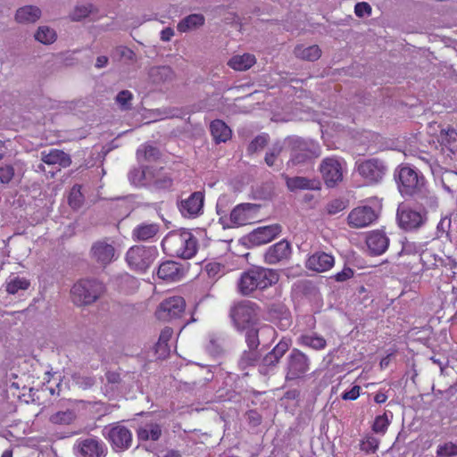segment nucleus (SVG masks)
<instances>
[{
    "instance_id": "obj_21",
    "label": "nucleus",
    "mask_w": 457,
    "mask_h": 457,
    "mask_svg": "<svg viewBox=\"0 0 457 457\" xmlns=\"http://www.w3.org/2000/svg\"><path fill=\"white\" fill-rule=\"evenodd\" d=\"M204 206V195L194 192L187 198L182 199L179 204L180 212L185 217H195L200 213Z\"/></svg>"
},
{
    "instance_id": "obj_24",
    "label": "nucleus",
    "mask_w": 457,
    "mask_h": 457,
    "mask_svg": "<svg viewBox=\"0 0 457 457\" xmlns=\"http://www.w3.org/2000/svg\"><path fill=\"white\" fill-rule=\"evenodd\" d=\"M369 250L374 255H380L386 252L389 245V238L386 233L380 230H374L369 234L366 239Z\"/></svg>"
},
{
    "instance_id": "obj_51",
    "label": "nucleus",
    "mask_w": 457,
    "mask_h": 457,
    "mask_svg": "<svg viewBox=\"0 0 457 457\" xmlns=\"http://www.w3.org/2000/svg\"><path fill=\"white\" fill-rule=\"evenodd\" d=\"M390 424V420L388 419L387 413L385 412L382 415H378L376 417L374 423L372 425V430L375 433L384 435L387 430V428Z\"/></svg>"
},
{
    "instance_id": "obj_17",
    "label": "nucleus",
    "mask_w": 457,
    "mask_h": 457,
    "mask_svg": "<svg viewBox=\"0 0 457 457\" xmlns=\"http://www.w3.org/2000/svg\"><path fill=\"white\" fill-rule=\"evenodd\" d=\"M291 253L290 243L283 239L267 249L264 253V261L270 265L278 264L289 260Z\"/></svg>"
},
{
    "instance_id": "obj_22",
    "label": "nucleus",
    "mask_w": 457,
    "mask_h": 457,
    "mask_svg": "<svg viewBox=\"0 0 457 457\" xmlns=\"http://www.w3.org/2000/svg\"><path fill=\"white\" fill-rule=\"evenodd\" d=\"M416 204L427 214L428 211H436L439 206V200L436 194L422 186L414 195Z\"/></svg>"
},
{
    "instance_id": "obj_61",
    "label": "nucleus",
    "mask_w": 457,
    "mask_h": 457,
    "mask_svg": "<svg viewBox=\"0 0 457 457\" xmlns=\"http://www.w3.org/2000/svg\"><path fill=\"white\" fill-rule=\"evenodd\" d=\"M354 12L357 17H364L365 15H370L371 6L366 2L357 3L354 6Z\"/></svg>"
},
{
    "instance_id": "obj_35",
    "label": "nucleus",
    "mask_w": 457,
    "mask_h": 457,
    "mask_svg": "<svg viewBox=\"0 0 457 457\" xmlns=\"http://www.w3.org/2000/svg\"><path fill=\"white\" fill-rule=\"evenodd\" d=\"M255 62L256 58L254 55L244 54L231 57L228 62V65L235 71H243L250 69Z\"/></svg>"
},
{
    "instance_id": "obj_31",
    "label": "nucleus",
    "mask_w": 457,
    "mask_h": 457,
    "mask_svg": "<svg viewBox=\"0 0 457 457\" xmlns=\"http://www.w3.org/2000/svg\"><path fill=\"white\" fill-rule=\"evenodd\" d=\"M152 168L149 167H140L134 168L129 172V180L131 184L136 187H142L146 185H151L152 182Z\"/></svg>"
},
{
    "instance_id": "obj_9",
    "label": "nucleus",
    "mask_w": 457,
    "mask_h": 457,
    "mask_svg": "<svg viewBox=\"0 0 457 457\" xmlns=\"http://www.w3.org/2000/svg\"><path fill=\"white\" fill-rule=\"evenodd\" d=\"M158 251L154 246L134 245L126 253L129 266L138 271H145L155 260Z\"/></svg>"
},
{
    "instance_id": "obj_44",
    "label": "nucleus",
    "mask_w": 457,
    "mask_h": 457,
    "mask_svg": "<svg viewBox=\"0 0 457 457\" xmlns=\"http://www.w3.org/2000/svg\"><path fill=\"white\" fill-rule=\"evenodd\" d=\"M35 39L41 44L50 45L55 42L57 34L55 30L48 26H40L35 33Z\"/></svg>"
},
{
    "instance_id": "obj_60",
    "label": "nucleus",
    "mask_w": 457,
    "mask_h": 457,
    "mask_svg": "<svg viewBox=\"0 0 457 457\" xmlns=\"http://www.w3.org/2000/svg\"><path fill=\"white\" fill-rule=\"evenodd\" d=\"M14 176V169L12 165H4L0 167V182L4 184L9 183Z\"/></svg>"
},
{
    "instance_id": "obj_18",
    "label": "nucleus",
    "mask_w": 457,
    "mask_h": 457,
    "mask_svg": "<svg viewBox=\"0 0 457 457\" xmlns=\"http://www.w3.org/2000/svg\"><path fill=\"white\" fill-rule=\"evenodd\" d=\"M378 218L376 212L370 206L354 208L348 215V224L353 228H363L370 225Z\"/></svg>"
},
{
    "instance_id": "obj_8",
    "label": "nucleus",
    "mask_w": 457,
    "mask_h": 457,
    "mask_svg": "<svg viewBox=\"0 0 457 457\" xmlns=\"http://www.w3.org/2000/svg\"><path fill=\"white\" fill-rule=\"evenodd\" d=\"M358 174L370 185L380 183L388 171L385 161L379 158L359 160L355 162Z\"/></svg>"
},
{
    "instance_id": "obj_15",
    "label": "nucleus",
    "mask_w": 457,
    "mask_h": 457,
    "mask_svg": "<svg viewBox=\"0 0 457 457\" xmlns=\"http://www.w3.org/2000/svg\"><path fill=\"white\" fill-rule=\"evenodd\" d=\"M291 345V340L288 338H282L276 346L269 352L262 360L259 364V371L262 375H268L278 364L280 359L288 351Z\"/></svg>"
},
{
    "instance_id": "obj_46",
    "label": "nucleus",
    "mask_w": 457,
    "mask_h": 457,
    "mask_svg": "<svg viewBox=\"0 0 457 457\" xmlns=\"http://www.w3.org/2000/svg\"><path fill=\"white\" fill-rule=\"evenodd\" d=\"M162 171V169L158 170H154L152 169L151 185H154L158 189H169L172 186V179L167 174H164Z\"/></svg>"
},
{
    "instance_id": "obj_59",
    "label": "nucleus",
    "mask_w": 457,
    "mask_h": 457,
    "mask_svg": "<svg viewBox=\"0 0 457 457\" xmlns=\"http://www.w3.org/2000/svg\"><path fill=\"white\" fill-rule=\"evenodd\" d=\"M345 208V204L341 199H334L330 201L326 206L327 212L330 215L337 214L343 211Z\"/></svg>"
},
{
    "instance_id": "obj_3",
    "label": "nucleus",
    "mask_w": 457,
    "mask_h": 457,
    "mask_svg": "<svg viewBox=\"0 0 457 457\" xmlns=\"http://www.w3.org/2000/svg\"><path fill=\"white\" fill-rule=\"evenodd\" d=\"M227 199L220 197L217 203V212L220 215V220L223 226L237 227L243 226L249 222L252 219L255 218L261 205L256 204L244 203L239 204L230 212L228 220L226 216Z\"/></svg>"
},
{
    "instance_id": "obj_47",
    "label": "nucleus",
    "mask_w": 457,
    "mask_h": 457,
    "mask_svg": "<svg viewBox=\"0 0 457 457\" xmlns=\"http://www.w3.org/2000/svg\"><path fill=\"white\" fill-rule=\"evenodd\" d=\"M420 258L423 267L427 270L434 269L443 263V259L428 249H423Z\"/></svg>"
},
{
    "instance_id": "obj_26",
    "label": "nucleus",
    "mask_w": 457,
    "mask_h": 457,
    "mask_svg": "<svg viewBox=\"0 0 457 457\" xmlns=\"http://www.w3.org/2000/svg\"><path fill=\"white\" fill-rule=\"evenodd\" d=\"M433 175L436 181H439L443 188L448 193L457 192V172L453 170H443L438 168L433 170Z\"/></svg>"
},
{
    "instance_id": "obj_45",
    "label": "nucleus",
    "mask_w": 457,
    "mask_h": 457,
    "mask_svg": "<svg viewBox=\"0 0 457 457\" xmlns=\"http://www.w3.org/2000/svg\"><path fill=\"white\" fill-rule=\"evenodd\" d=\"M29 285V281L25 278L9 277L6 281V291L11 295H15L20 290H27Z\"/></svg>"
},
{
    "instance_id": "obj_56",
    "label": "nucleus",
    "mask_w": 457,
    "mask_h": 457,
    "mask_svg": "<svg viewBox=\"0 0 457 457\" xmlns=\"http://www.w3.org/2000/svg\"><path fill=\"white\" fill-rule=\"evenodd\" d=\"M112 57L118 60L133 61L135 59V53L127 46H120L113 50Z\"/></svg>"
},
{
    "instance_id": "obj_25",
    "label": "nucleus",
    "mask_w": 457,
    "mask_h": 457,
    "mask_svg": "<svg viewBox=\"0 0 457 457\" xmlns=\"http://www.w3.org/2000/svg\"><path fill=\"white\" fill-rule=\"evenodd\" d=\"M259 334L262 336H268L274 337L276 335V330L273 327L270 325H263L259 328H247L245 334V342L248 347V350L258 351V347L260 345Z\"/></svg>"
},
{
    "instance_id": "obj_41",
    "label": "nucleus",
    "mask_w": 457,
    "mask_h": 457,
    "mask_svg": "<svg viewBox=\"0 0 457 457\" xmlns=\"http://www.w3.org/2000/svg\"><path fill=\"white\" fill-rule=\"evenodd\" d=\"M161 435L162 429L158 424H146L145 427L137 429V437L139 440L143 441H157L161 437Z\"/></svg>"
},
{
    "instance_id": "obj_63",
    "label": "nucleus",
    "mask_w": 457,
    "mask_h": 457,
    "mask_svg": "<svg viewBox=\"0 0 457 457\" xmlns=\"http://www.w3.org/2000/svg\"><path fill=\"white\" fill-rule=\"evenodd\" d=\"M91 12V6H78L75 8L72 13V20L79 21L83 18H86Z\"/></svg>"
},
{
    "instance_id": "obj_12",
    "label": "nucleus",
    "mask_w": 457,
    "mask_h": 457,
    "mask_svg": "<svg viewBox=\"0 0 457 457\" xmlns=\"http://www.w3.org/2000/svg\"><path fill=\"white\" fill-rule=\"evenodd\" d=\"M73 451L78 457H104L107 448L98 438L89 436L78 439Z\"/></svg>"
},
{
    "instance_id": "obj_38",
    "label": "nucleus",
    "mask_w": 457,
    "mask_h": 457,
    "mask_svg": "<svg viewBox=\"0 0 457 457\" xmlns=\"http://www.w3.org/2000/svg\"><path fill=\"white\" fill-rule=\"evenodd\" d=\"M318 184L319 182L316 180L308 179L304 177H293L287 179V186L291 191L297 189H318Z\"/></svg>"
},
{
    "instance_id": "obj_50",
    "label": "nucleus",
    "mask_w": 457,
    "mask_h": 457,
    "mask_svg": "<svg viewBox=\"0 0 457 457\" xmlns=\"http://www.w3.org/2000/svg\"><path fill=\"white\" fill-rule=\"evenodd\" d=\"M133 94L129 90H121L115 97V101L122 111L130 110L132 107L131 101Z\"/></svg>"
},
{
    "instance_id": "obj_23",
    "label": "nucleus",
    "mask_w": 457,
    "mask_h": 457,
    "mask_svg": "<svg viewBox=\"0 0 457 457\" xmlns=\"http://www.w3.org/2000/svg\"><path fill=\"white\" fill-rule=\"evenodd\" d=\"M334 257L325 252H316L312 254L307 262L306 267L317 272L328 270L334 265Z\"/></svg>"
},
{
    "instance_id": "obj_7",
    "label": "nucleus",
    "mask_w": 457,
    "mask_h": 457,
    "mask_svg": "<svg viewBox=\"0 0 457 457\" xmlns=\"http://www.w3.org/2000/svg\"><path fill=\"white\" fill-rule=\"evenodd\" d=\"M395 176L398 189L404 196L414 195L426 184L424 176L410 166H400Z\"/></svg>"
},
{
    "instance_id": "obj_48",
    "label": "nucleus",
    "mask_w": 457,
    "mask_h": 457,
    "mask_svg": "<svg viewBox=\"0 0 457 457\" xmlns=\"http://www.w3.org/2000/svg\"><path fill=\"white\" fill-rule=\"evenodd\" d=\"M76 419L72 410L60 411L50 416L49 420L56 425H69Z\"/></svg>"
},
{
    "instance_id": "obj_49",
    "label": "nucleus",
    "mask_w": 457,
    "mask_h": 457,
    "mask_svg": "<svg viewBox=\"0 0 457 457\" xmlns=\"http://www.w3.org/2000/svg\"><path fill=\"white\" fill-rule=\"evenodd\" d=\"M379 440L373 435H366L360 443V448L361 451L367 453H372L378 448Z\"/></svg>"
},
{
    "instance_id": "obj_40",
    "label": "nucleus",
    "mask_w": 457,
    "mask_h": 457,
    "mask_svg": "<svg viewBox=\"0 0 457 457\" xmlns=\"http://www.w3.org/2000/svg\"><path fill=\"white\" fill-rule=\"evenodd\" d=\"M173 334V330L170 327H165L159 336L158 342L155 345V352L159 357H165L169 352V341L170 340Z\"/></svg>"
},
{
    "instance_id": "obj_34",
    "label": "nucleus",
    "mask_w": 457,
    "mask_h": 457,
    "mask_svg": "<svg viewBox=\"0 0 457 457\" xmlns=\"http://www.w3.org/2000/svg\"><path fill=\"white\" fill-rule=\"evenodd\" d=\"M294 54L296 58L314 62L321 56V50L317 45L304 46L303 45L296 46L294 49Z\"/></svg>"
},
{
    "instance_id": "obj_43",
    "label": "nucleus",
    "mask_w": 457,
    "mask_h": 457,
    "mask_svg": "<svg viewBox=\"0 0 457 457\" xmlns=\"http://www.w3.org/2000/svg\"><path fill=\"white\" fill-rule=\"evenodd\" d=\"M260 360V353L254 350H245L238 360L237 365L241 370L254 367Z\"/></svg>"
},
{
    "instance_id": "obj_57",
    "label": "nucleus",
    "mask_w": 457,
    "mask_h": 457,
    "mask_svg": "<svg viewBox=\"0 0 457 457\" xmlns=\"http://www.w3.org/2000/svg\"><path fill=\"white\" fill-rule=\"evenodd\" d=\"M282 152V145L277 143L266 153L265 162L268 166L273 167L275 165L277 158Z\"/></svg>"
},
{
    "instance_id": "obj_39",
    "label": "nucleus",
    "mask_w": 457,
    "mask_h": 457,
    "mask_svg": "<svg viewBox=\"0 0 457 457\" xmlns=\"http://www.w3.org/2000/svg\"><path fill=\"white\" fill-rule=\"evenodd\" d=\"M160 156L159 149L151 145H143L137 151V158L139 162H155Z\"/></svg>"
},
{
    "instance_id": "obj_27",
    "label": "nucleus",
    "mask_w": 457,
    "mask_h": 457,
    "mask_svg": "<svg viewBox=\"0 0 457 457\" xmlns=\"http://www.w3.org/2000/svg\"><path fill=\"white\" fill-rule=\"evenodd\" d=\"M41 161L48 165H56L67 168L71 164L70 154L59 149H51L48 152H41Z\"/></svg>"
},
{
    "instance_id": "obj_28",
    "label": "nucleus",
    "mask_w": 457,
    "mask_h": 457,
    "mask_svg": "<svg viewBox=\"0 0 457 457\" xmlns=\"http://www.w3.org/2000/svg\"><path fill=\"white\" fill-rule=\"evenodd\" d=\"M160 230L157 223L142 222L132 231V238L136 241H147L154 237Z\"/></svg>"
},
{
    "instance_id": "obj_32",
    "label": "nucleus",
    "mask_w": 457,
    "mask_h": 457,
    "mask_svg": "<svg viewBox=\"0 0 457 457\" xmlns=\"http://www.w3.org/2000/svg\"><path fill=\"white\" fill-rule=\"evenodd\" d=\"M210 129L216 143L227 142L232 136L230 128L221 120H214L211 122Z\"/></svg>"
},
{
    "instance_id": "obj_30",
    "label": "nucleus",
    "mask_w": 457,
    "mask_h": 457,
    "mask_svg": "<svg viewBox=\"0 0 457 457\" xmlns=\"http://www.w3.org/2000/svg\"><path fill=\"white\" fill-rule=\"evenodd\" d=\"M41 17V10L34 5H25L19 8L15 13V21L19 23H35Z\"/></svg>"
},
{
    "instance_id": "obj_2",
    "label": "nucleus",
    "mask_w": 457,
    "mask_h": 457,
    "mask_svg": "<svg viewBox=\"0 0 457 457\" xmlns=\"http://www.w3.org/2000/svg\"><path fill=\"white\" fill-rule=\"evenodd\" d=\"M278 279L276 270L256 266L241 274L237 283L238 292L243 295H249L257 289L263 290L275 285Z\"/></svg>"
},
{
    "instance_id": "obj_5",
    "label": "nucleus",
    "mask_w": 457,
    "mask_h": 457,
    "mask_svg": "<svg viewBox=\"0 0 457 457\" xmlns=\"http://www.w3.org/2000/svg\"><path fill=\"white\" fill-rule=\"evenodd\" d=\"M104 292V286L96 279H81L71 289L72 302L78 306L90 305Z\"/></svg>"
},
{
    "instance_id": "obj_58",
    "label": "nucleus",
    "mask_w": 457,
    "mask_h": 457,
    "mask_svg": "<svg viewBox=\"0 0 457 457\" xmlns=\"http://www.w3.org/2000/svg\"><path fill=\"white\" fill-rule=\"evenodd\" d=\"M223 266L217 262H211L205 265V271L212 278H220L223 275Z\"/></svg>"
},
{
    "instance_id": "obj_62",
    "label": "nucleus",
    "mask_w": 457,
    "mask_h": 457,
    "mask_svg": "<svg viewBox=\"0 0 457 457\" xmlns=\"http://www.w3.org/2000/svg\"><path fill=\"white\" fill-rule=\"evenodd\" d=\"M451 227V219L448 217H444L440 220L439 223L436 227V237H440L443 234L448 233Z\"/></svg>"
},
{
    "instance_id": "obj_33",
    "label": "nucleus",
    "mask_w": 457,
    "mask_h": 457,
    "mask_svg": "<svg viewBox=\"0 0 457 457\" xmlns=\"http://www.w3.org/2000/svg\"><path fill=\"white\" fill-rule=\"evenodd\" d=\"M148 76L154 83L160 84L173 80L175 73L170 66H157L149 70Z\"/></svg>"
},
{
    "instance_id": "obj_6",
    "label": "nucleus",
    "mask_w": 457,
    "mask_h": 457,
    "mask_svg": "<svg viewBox=\"0 0 457 457\" xmlns=\"http://www.w3.org/2000/svg\"><path fill=\"white\" fill-rule=\"evenodd\" d=\"M260 308L257 303L243 300L233 305L229 316L234 327L243 331L255 325L259 320Z\"/></svg>"
},
{
    "instance_id": "obj_19",
    "label": "nucleus",
    "mask_w": 457,
    "mask_h": 457,
    "mask_svg": "<svg viewBox=\"0 0 457 457\" xmlns=\"http://www.w3.org/2000/svg\"><path fill=\"white\" fill-rule=\"evenodd\" d=\"M90 254L97 263L106 266L114 260L115 249L112 245L101 240L93 244Z\"/></svg>"
},
{
    "instance_id": "obj_20",
    "label": "nucleus",
    "mask_w": 457,
    "mask_h": 457,
    "mask_svg": "<svg viewBox=\"0 0 457 457\" xmlns=\"http://www.w3.org/2000/svg\"><path fill=\"white\" fill-rule=\"evenodd\" d=\"M280 233L281 226L279 224H272L254 229L249 234L248 239L253 245H260L270 242Z\"/></svg>"
},
{
    "instance_id": "obj_54",
    "label": "nucleus",
    "mask_w": 457,
    "mask_h": 457,
    "mask_svg": "<svg viewBox=\"0 0 457 457\" xmlns=\"http://www.w3.org/2000/svg\"><path fill=\"white\" fill-rule=\"evenodd\" d=\"M437 457H453L457 455V444L447 442L439 445L436 449Z\"/></svg>"
},
{
    "instance_id": "obj_4",
    "label": "nucleus",
    "mask_w": 457,
    "mask_h": 457,
    "mask_svg": "<svg viewBox=\"0 0 457 457\" xmlns=\"http://www.w3.org/2000/svg\"><path fill=\"white\" fill-rule=\"evenodd\" d=\"M287 143L290 146V159L288 166L306 164L321 154L320 145L313 140H306L301 137H289Z\"/></svg>"
},
{
    "instance_id": "obj_36",
    "label": "nucleus",
    "mask_w": 457,
    "mask_h": 457,
    "mask_svg": "<svg viewBox=\"0 0 457 457\" xmlns=\"http://www.w3.org/2000/svg\"><path fill=\"white\" fill-rule=\"evenodd\" d=\"M204 23V15L200 13H194L183 18L179 22L177 28L179 32L185 33L203 26Z\"/></svg>"
},
{
    "instance_id": "obj_64",
    "label": "nucleus",
    "mask_w": 457,
    "mask_h": 457,
    "mask_svg": "<svg viewBox=\"0 0 457 457\" xmlns=\"http://www.w3.org/2000/svg\"><path fill=\"white\" fill-rule=\"evenodd\" d=\"M105 378L107 383L112 385V387H117L121 382L120 374L117 371L108 370L105 373Z\"/></svg>"
},
{
    "instance_id": "obj_11",
    "label": "nucleus",
    "mask_w": 457,
    "mask_h": 457,
    "mask_svg": "<svg viewBox=\"0 0 457 457\" xmlns=\"http://www.w3.org/2000/svg\"><path fill=\"white\" fill-rule=\"evenodd\" d=\"M344 161L337 157H328L322 160L320 171L327 187H333L343 180Z\"/></svg>"
},
{
    "instance_id": "obj_16",
    "label": "nucleus",
    "mask_w": 457,
    "mask_h": 457,
    "mask_svg": "<svg viewBox=\"0 0 457 457\" xmlns=\"http://www.w3.org/2000/svg\"><path fill=\"white\" fill-rule=\"evenodd\" d=\"M185 307L186 303L183 297L172 296L160 303L156 311V316L163 320L177 319L184 312Z\"/></svg>"
},
{
    "instance_id": "obj_55",
    "label": "nucleus",
    "mask_w": 457,
    "mask_h": 457,
    "mask_svg": "<svg viewBox=\"0 0 457 457\" xmlns=\"http://www.w3.org/2000/svg\"><path fill=\"white\" fill-rule=\"evenodd\" d=\"M268 136L267 135H259L252 142L249 144L247 151L250 154L261 151L268 144Z\"/></svg>"
},
{
    "instance_id": "obj_52",
    "label": "nucleus",
    "mask_w": 457,
    "mask_h": 457,
    "mask_svg": "<svg viewBox=\"0 0 457 457\" xmlns=\"http://www.w3.org/2000/svg\"><path fill=\"white\" fill-rule=\"evenodd\" d=\"M423 246L424 245L421 244L406 240L403 243L402 250L399 253V254H401V255L402 254H403V255L420 254V253L423 250Z\"/></svg>"
},
{
    "instance_id": "obj_53",
    "label": "nucleus",
    "mask_w": 457,
    "mask_h": 457,
    "mask_svg": "<svg viewBox=\"0 0 457 457\" xmlns=\"http://www.w3.org/2000/svg\"><path fill=\"white\" fill-rule=\"evenodd\" d=\"M69 204L73 209H78L83 203V195L80 192V186L75 185L72 187L69 197Z\"/></svg>"
},
{
    "instance_id": "obj_14",
    "label": "nucleus",
    "mask_w": 457,
    "mask_h": 457,
    "mask_svg": "<svg viewBox=\"0 0 457 457\" xmlns=\"http://www.w3.org/2000/svg\"><path fill=\"white\" fill-rule=\"evenodd\" d=\"M103 435L111 442L113 448L119 450L129 448L132 443V434L130 430L120 424L105 427L103 429Z\"/></svg>"
},
{
    "instance_id": "obj_29",
    "label": "nucleus",
    "mask_w": 457,
    "mask_h": 457,
    "mask_svg": "<svg viewBox=\"0 0 457 457\" xmlns=\"http://www.w3.org/2000/svg\"><path fill=\"white\" fill-rule=\"evenodd\" d=\"M180 265L173 261H166L160 264L157 276L162 280L175 281L180 278Z\"/></svg>"
},
{
    "instance_id": "obj_13",
    "label": "nucleus",
    "mask_w": 457,
    "mask_h": 457,
    "mask_svg": "<svg viewBox=\"0 0 457 457\" xmlns=\"http://www.w3.org/2000/svg\"><path fill=\"white\" fill-rule=\"evenodd\" d=\"M397 222L404 230H414L423 226L428 218L425 212L406 206H399L396 213Z\"/></svg>"
},
{
    "instance_id": "obj_37",
    "label": "nucleus",
    "mask_w": 457,
    "mask_h": 457,
    "mask_svg": "<svg viewBox=\"0 0 457 457\" xmlns=\"http://www.w3.org/2000/svg\"><path fill=\"white\" fill-rule=\"evenodd\" d=\"M439 142L450 153L455 154L457 152V131L452 128L442 129L439 135Z\"/></svg>"
},
{
    "instance_id": "obj_10",
    "label": "nucleus",
    "mask_w": 457,
    "mask_h": 457,
    "mask_svg": "<svg viewBox=\"0 0 457 457\" xmlns=\"http://www.w3.org/2000/svg\"><path fill=\"white\" fill-rule=\"evenodd\" d=\"M310 369V359L308 356L295 348L287 358L286 379L293 380L303 378Z\"/></svg>"
},
{
    "instance_id": "obj_1",
    "label": "nucleus",
    "mask_w": 457,
    "mask_h": 457,
    "mask_svg": "<svg viewBox=\"0 0 457 457\" xmlns=\"http://www.w3.org/2000/svg\"><path fill=\"white\" fill-rule=\"evenodd\" d=\"M166 254L181 259H190L197 252V239L187 229L169 232L162 241Z\"/></svg>"
},
{
    "instance_id": "obj_42",
    "label": "nucleus",
    "mask_w": 457,
    "mask_h": 457,
    "mask_svg": "<svg viewBox=\"0 0 457 457\" xmlns=\"http://www.w3.org/2000/svg\"><path fill=\"white\" fill-rule=\"evenodd\" d=\"M298 343L317 351L324 349L327 345L325 338L318 335H302L298 338Z\"/></svg>"
}]
</instances>
